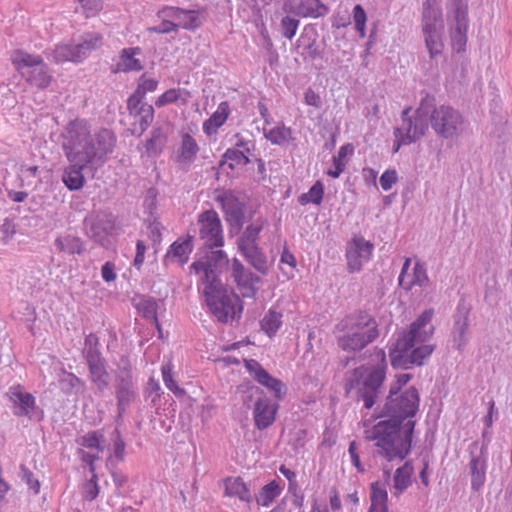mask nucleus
Returning <instances> with one entry per match:
<instances>
[{
    "mask_svg": "<svg viewBox=\"0 0 512 512\" xmlns=\"http://www.w3.org/2000/svg\"><path fill=\"white\" fill-rule=\"evenodd\" d=\"M419 393L409 387L393 400L384 403L382 414L389 419L376 423L366 431V439L375 441V455L388 462L403 461L411 452L416 421L412 420L419 408Z\"/></svg>",
    "mask_w": 512,
    "mask_h": 512,
    "instance_id": "f257e3e1",
    "label": "nucleus"
},
{
    "mask_svg": "<svg viewBox=\"0 0 512 512\" xmlns=\"http://www.w3.org/2000/svg\"><path fill=\"white\" fill-rule=\"evenodd\" d=\"M61 138V147L67 161L87 166L92 177L107 161L116 143L111 130L102 128L92 133L91 126L84 119L70 121L61 133Z\"/></svg>",
    "mask_w": 512,
    "mask_h": 512,
    "instance_id": "f03ea898",
    "label": "nucleus"
},
{
    "mask_svg": "<svg viewBox=\"0 0 512 512\" xmlns=\"http://www.w3.org/2000/svg\"><path fill=\"white\" fill-rule=\"evenodd\" d=\"M433 313L432 309L423 311L408 330L399 333L395 346L389 353L393 368L407 370L413 366H421L433 353L435 345L425 344L434 333V326L431 324Z\"/></svg>",
    "mask_w": 512,
    "mask_h": 512,
    "instance_id": "7ed1b4c3",
    "label": "nucleus"
},
{
    "mask_svg": "<svg viewBox=\"0 0 512 512\" xmlns=\"http://www.w3.org/2000/svg\"><path fill=\"white\" fill-rule=\"evenodd\" d=\"M371 362L362 364L345 374L346 393L356 390L357 399L362 400L366 409H371L384 396V381L387 362L383 349L374 347Z\"/></svg>",
    "mask_w": 512,
    "mask_h": 512,
    "instance_id": "20e7f679",
    "label": "nucleus"
},
{
    "mask_svg": "<svg viewBox=\"0 0 512 512\" xmlns=\"http://www.w3.org/2000/svg\"><path fill=\"white\" fill-rule=\"evenodd\" d=\"M346 332L337 338L338 346L345 352H360L380 335L377 320L365 311H359L346 320Z\"/></svg>",
    "mask_w": 512,
    "mask_h": 512,
    "instance_id": "39448f33",
    "label": "nucleus"
},
{
    "mask_svg": "<svg viewBox=\"0 0 512 512\" xmlns=\"http://www.w3.org/2000/svg\"><path fill=\"white\" fill-rule=\"evenodd\" d=\"M203 294L211 314L220 322L227 323L240 317L242 306L236 310L240 303L239 297L229 291L222 281H213L205 284Z\"/></svg>",
    "mask_w": 512,
    "mask_h": 512,
    "instance_id": "423d86ee",
    "label": "nucleus"
},
{
    "mask_svg": "<svg viewBox=\"0 0 512 512\" xmlns=\"http://www.w3.org/2000/svg\"><path fill=\"white\" fill-rule=\"evenodd\" d=\"M431 104L430 94L426 93L413 115L410 106L401 112V125L394 130V135H402V143H415L426 135Z\"/></svg>",
    "mask_w": 512,
    "mask_h": 512,
    "instance_id": "0eeeda50",
    "label": "nucleus"
},
{
    "mask_svg": "<svg viewBox=\"0 0 512 512\" xmlns=\"http://www.w3.org/2000/svg\"><path fill=\"white\" fill-rule=\"evenodd\" d=\"M444 22L442 10L436 0H426L422 8V31L431 59L442 54Z\"/></svg>",
    "mask_w": 512,
    "mask_h": 512,
    "instance_id": "6e6552de",
    "label": "nucleus"
},
{
    "mask_svg": "<svg viewBox=\"0 0 512 512\" xmlns=\"http://www.w3.org/2000/svg\"><path fill=\"white\" fill-rule=\"evenodd\" d=\"M432 100L429 109V122L435 134L443 139H453L461 135L465 129V122L460 112L448 105H436V98Z\"/></svg>",
    "mask_w": 512,
    "mask_h": 512,
    "instance_id": "1a4fd4ad",
    "label": "nucleus"
},
{
    "mask_svg": "<svg viewBox=\"0 0 512 512\" xmlns=\"http://www.w3.org/2000/svg\"><path fill=\"white\" fill-rule=\"evenodd\" d=\"M114 389L117 400L118 417H122L126 409L137 397V384L133 377L129 358L122 355L114 372Z\"/></svg>",
    "mask_w": 512,
    "mask_h": 512,
    "instance_id": "9d476101",
    "label": "nucleus"
},
{
    "mask_svg": "<svg viewBox=\"0 0 512 512\" xmlns=\"http://www.w3.org/2000/svg\"><path fill=\"white\" fill-rule=\"evenodd\" d=\"M11 61L30 84L38 88H45L50 84L52 77L40 56L16 50L11 54Z\"/></svg>",
    "mask_w": 512,
    "mask_h": 512,
    "instance_id": "9b49d317",
    "label": "nucleus"
},
{
    "mask_svg": "<svg viewBox=\"0 0 512 512\" xmlns=\"http://www.w3.org/2000/svg\"><path fill=\"white\" fill-rule=\"evenodd\" d=\"M446 9L452 46L460 53L464 51L467 42L468 2L467 0H448Z\"/></svg>",
    "mask_w": 512,
    "mask_h": 512,
    "instance_id": "f8f14e48",
    "label": "nucleus"
},
{
    "mask_svg": "<svg viewBox=\"0 0 512 512\" xmlns=\"http://www.w3.org/2000/svg\"><path fill=\"white\" fill-rule=\"evenodd\" d=\"M85 234L95 243L108 247L109 237L115 229V217L113 214L99 211L88 214L83 220Z\"/></svg>",
    "mask_w": 512,
    "mask_h": 512,
    "instance_id": "ddd939ff",
    "label": "nucleus"
},
{
    "mask_svg": "<svg viewBox=\"0 0 512 512\" xmlns=\"http://www.w3.org/2000/svg\"><path fill=\"white\" fill-rule=\"evenodd\" d=\"M472 310L464 297L457 303L453 314V326L451 330L452 348L461 351L469 341L470 313Z\"/></svg>",
    "mask_w": 512,
    "mask_h": 512,
    "instance_id": "4468645a",
    "label": "nucleus"
},
{
    "mask_svg": "<svg viewBox=\"0 0 512 512\" xmlns=\"http://www.w3.org/2000/svg\"><path fill=\"white\" fill-rule=\"evenodd\" d=\"M228 265V258L222 250H211L206 257V261H196L191 265V269L196 274L203 273L201 278L203 284L221 281L219 274Z\"/></svg>",
    "mask_w": 512,
    "mask_h": 512,
    "instance_id": "2eb2a0df",
    "label": "nucleus"
},
{
    "mask_svg": "<svg viewBox=\"0 0 512 512\" xmlns=\"http://www.w3.org/2000/svg\"><path fill=\"white\" fill-rule=\"evenodd\" d=\"M199 234L205 240V245L210 248L223 245V233L220 218L216 211L207 210L202 212L198 218Z\"/></svg>",
    "mask_w": 512,
    "mask_h": 512,
    "instance_id": "dca6fc26",
    "label": "nucleus"
},
{
    "mask_svg": "<svg viewBox=\"0 0 512 512\" xmlns=\"http://www.w3.org/2000/svg\"><path fill=\"white\" fill-rule=\"evenodd\" d=\"M373 248V244L363 237H354L349 241L346 248L348 271L350 273L361 271L363 264L369 261Z\"/></svg>",
    "mask_w": 512,
    "mask_h": 512,
    "instance_id": "f3484780",
    "label": "nucleus"
},
{
    "mask_svg": "<svg viewBox=\"0 0 512 512\" xmlns=\"http://www.w3.org/2000/svg\"><path fill=\"white\" fill-rule=\"evenodd\" d=\"M283 8L302 18H320L329 12V8L320 0H284Z\"/></svg>",
    "mask_w": 512,
    "mask_h": 512,
    "instance_id": "a211bd4d",
    "label": "nucleus"
},
{
    "mask_svg": "<svg viewBox=\"0 0 512 512\" xmlns=\"http://www.w3.org/2000/svg\"><path fill=\"white\" fill-rule=\"evenodd\" d=\"M217 200L225 212L226 220L229 224L240 231L246 222L245 205L232 193H224L218 196Z\"/></svg>",
    "mask_w": 512,
    "mask_h": 512,
    "instance_id": "6ab92c4d",
    "label": "nucleus"
},
{
    "mask_svg": "<svg viewBox=\"0 0 512 512\" xmlns=\"http://www.w3.org/2000/svg\"><path fill=\"white\" fill-rule=\"evenodd\" d=\"M232 277L237 283L243 297H254L261 282V278L247 269L239 260L232 263Z\"/></svg>",
    "mask_w": 512,
    "mask_h": 512,
    "instance_id": "aec40b11",
    "label": "nucleus"
},
{
    "mask_svg": "<svg viewBox=\"0 0 512 512\" xmlns=\"http://www.w3.org/2000/svg\"><path fill=\"white\" fill-rule=\"evenodd\" d=\"M278 403L263 395L254 403L253 419L257 429L265 430L270 427L275 419L278 411Z\"/></svg>",
    "mask_w": 512,
    "mask_h": 512,
    "instance_id": "412c9836",
    "label": "nucleus"
},
{
    "mask_svg": "<svg viewBox=\"0 0 512 512\" xmlns=\"http://www.w3.org/2000/svg\"><path fill=\"white\" fill-rule=\"evenodd\" d=\"M91 382L95 385L97 395L102 396L109 386V373L107 371L106 360L102 355H89L86 359Z\"/></svg>",
    "mask_w": 512,
    "mask_h": 512,
    "instance_id": "4be33fe9",
    "label": "nucleus"
},
{
    "mask_svg": "<svg viewBox=\"0 0 512 512\" xmlns=\"http://www.w3.org/2000/svg\"><path fill=\"white\" fill-rule=\"evenodd\" d=\"M255 211L250 209L246 221H251L246 226L240 237L237 239V246L244 247L245 245H258L259 234L263 230L266 220L263 217L254 218Z\"/></svg>",
    "mask_w": 512,
    "mask_h": 512,
    "instance_id": "5701e85b",
    "label": "nucleus"
},
{
    "mask_svg": "<svg viewBox=\"0 0 512 512\" xmlns=\"http://www.w3.org/2000/svg\"><path fill=\"white\" fill-rule=\"evenodd\" d=\"M85 173L91 174L87 166L69 163L63 171L62 182L70 191L80 190L85 184Z\"/></svg>",
    "mask_w": 512,
    "mask_h": 512,
    "instance_id": "b1692460",
    "label": "nucleus"
},
{
    "mask_svg": "<svg viewBox=\"0 0 512 512\" xmlns=\"http://www.w3.org/2000/svg\"><path fill=\"white\" fill-rule=\"evenodd\" d=\"M10 401L13 402V413L16 416H29L34 408L35 398L32 394L22 392L19 387H11L7 392Z\"/></svg>",
    "mask_w": 512,
    "mask_h": 512,
    "instance_id": "393cba45",
    "label": "nucleus"
},
{
    "mask_svg": "<svg viewBox=\"0 0 512 512\" xmlns=\"http://www.w3.org/2000/svg\"><path fill=\"white\" fill-rule=\"evenodd\" d=\"M485 446L480 448V455H474L471 450V460L469 462L470 475H471V488L474 491H479L485 483L486 479V459L482 456Z\"/></svg>",
    "mask_w": 512,
    "mask_h": 512,
    "instance_id": "a878e982",
    "label": "nucleus"
},
{
    "mask_svg": "<svg viewBox=\"0 0 512 512\" xmlns=\"http://www.w3.org/2000/svg\"><path fill=\"white\" fill-rule=\"evenodd\" d=\"M246 261L259 273L266 275L269 271V261L258 245L238 247Z\"/></svg>",
    "mask_w": 512,
    "mask_h": 512,
    "instance_id": "bb28decb",
    "label": "nucleus"
},
{
    "mask_svg": "<svg viewBox=\"0 0 512 512\" xmlns=\"http://www.w3.org/2000/svg\"><path fill=\"white\" fill-rule=\"evenodd\" d=\"M167 16H170L178 21L176 23L178 27H182L187 30H195L200 26L199 14L194 10H184L181 8L170 7L167 8Z\"/></svg>",
    "mask_w": 512,
    "mask_h": 512,
    "instance_id": "cd10ccee",
    "label": "nucleus"
},
{
    "mask_svg": "<svg viewBox=\"0 0 512 512\" xmlns=\"http://www.w3.org/2000/svg\"><path fill=\"white\" fill-rule=\"evenodd\" d=\"M168 138V128L158 126L151 131V137L146 141V153L149 157H155L162 153Z\"/></svg>",
    "mask_w": 512,
    "mask_h": 512,
    "instance_id": "c85d7f7f",
    "label": "nucleus"
},
{
    "mask_svg": "<svg viewBox=\"0 0 512 512\" xmlns=\"http://www.w3.org/2000/svg\"><path fill=\"white\" fill-rule=\"evenodd\" d=\"M199 152L196 140L188 133L182 136L181 145L177 152L176 161L179 164L190 165Z\"/></svg>",
    "mask_w": 512,
    "mask_h": 512,
    "instance_id": "c756f323",
    "label": "nucleus"
},
{
    "mask_svg": "<svg viewBox=\"0 0 512 512\" xmlns=\"http://www.w3.org/2000/svg\"><path fill=\"white\" fill-rule=\"evenodd\" d=\"M141 52L140 47L124 48L120 52L117 69L123 72L142 70L143 66L140 60L136 58V56L140 55Z\"/></svg>",
    "mask_w": 512,
    "mask_h": 512,
    "instance_id": "7c9ffc66",
    "label": "nucleus"
},
{
    "mask_svg": "<svg viewBox=\"0 0 512 512\" xmlns=\"http://www.w3.org/2000/svg\"><path fill=\"white\" fill-rule=\"evenodd\" d=\"M193 239L191 236H188L185 240L175 241L168 250L166 254V258L178 262L183 265L187 263L189 259V255L193 250Z\"/></svg>",
    "mask_w": 512,
    "mask_h": 512,
    "instance_id": "2f4dec72",
    "label": "nucleus"
},
{
    "mask_svg": "<svg viewBox=\"0 0 512 512\" xmlns=\"http://www.w3.org/2000/svg\"><path fill=\"white\" fill-rule=\"evenodd\" d=\"M54 245L59 252L68 255H80L85 250L84 241L80 237L70 234L57 237Z\"/></svg>",
    "mask_w": 512,
    "mask_h": 512,
    "instance_id": "473e14b6",
    "label": "nucleus"
},
{
    "mask_svg": "<svg viewBox=\"0 0 512 512\" xmlns=\"http://www.w3.org/2000/svg\"><path fill=\"white\" fill-rule=\"evenodd\" d=\"M224 483L226 496L237 497L247 503L252 501L251 491L241 477L227 478Z\"/></svg>",
    "mask_w": 512,
    "mask_h": 512,
    "instance_id": "72a5a7b5",
    "label": "nucleus"
},
{
    "mask_svg": "<svg viewBox=\"0 0 512 512\" xmlns=\"http://www.w3.org/2000/svg\"><path fill=\"white\" fill-rule=\"evenodd\" d=\"M228 115L229 104L228 102L223 101L219 104L217 110L212 114V116L204 122L203 129L205 133H215L225 123Z\"/></svg>",
    "mask_w": 512,
    "mask_h": 512,
    "instance_id": "f704fd0d",
    "label": "nucleus"
},
{
    "mask_svg": "<svg viewBox=\"0 0 512 512\" xmlns=\"http://www.w3.org/2000/svg\"><path fill=\"white\" fill-rule=\"evenodd\" d=\"M53 56L57 62H79L83 60L76 43L57 45L53 51Z\"/></svg>",
    "mask_w": 512,
    "mask_h": 512,
    "instance_id": "c9c22d12",
    "label": "nucleus"
},
{
    "mask_svg": "<svg viewBox=\"0 0 512 512\" xmlns=\"http://www.w3.org/2000/svg\"><path fill=\"white\" fill-rule=\"evenodd\" d=\"M76 44L78 52H80L82 59H84L91 51L96 50L102 45V36L96 32L85 33Z\"/></svg>",
    "mask_w": 512,
    "mask_h": 512,
    "instance_id": "e433bc0d",
    "label": "nucleus"
},
{
    "mask_svg": "<svg viewBox=\"0 0 512 512\" xmlns=\"http://www.w3.org/2000/svg\"><path fill=\"white\" fill-rule=\"evenodd\" d=\"M280 486L276 480H272L264 485L256 495V502L261 506H269L273 500L280 494Z\"/></svg>",
    "mask_w": 512,
    "mask_h": 512,
    "instance_id": "4c0bfd02",
    "label": "nucleus"
},
{
    "mask_svg": "<svg viewBox=\"0 0 512 512\" xmlns=\"http://www.w3.org/2000/svg\"><path fill=\"white\" fill-rule=\"evenodd\" d=\"M261 329L270 337L275 335L282 324V314L270 309L261 320Z\"/></svg>",
    "mask_w": 512,
    "mask_h": 512,
    "instance_id": "58836bf2",
    "label": "nucleus"
},
{
    "mask_svg": "<svg viewBox=\"0 0 512 512\" xmlns=\"http://www.w3.org/2000/svg\"><path fill=\"white\" fill-rule=\"evenodd\" d=\"M137 308L142 316L146 319H151L155 323L157 329L160 331V325L157 318V301L151 297L142 298L137 304Z\"/></svg>",
    "mask_w": 512,
    "mask_h": 512,
    "instance_id": "ea45409f",
    "label": "nucleus"
},
{
    "mask_svg": "<svg viewBox=\"0 0 512 512\" xmlns=\"http://www.w3.org/2000/svg\"><path fill=\"white\" fill-rule=\"evenodd\" d=\"M370 499L372 504L369 508V512H375L376 505H382L383 512H387V491L383 484L379 482H374L371 484Z\"/></svg>",
    "mask_w": 512,
    "mask_h": 512,
    "instance_id": "a19ab883",
    "label": "nucleus"
},
{
    "mask_svg": "<svg viewBox=\"0 0 512 512\" xmlns=\"http://www.w3.org/2000/svg\"><path fill=\"white\" fill-rule=\"evenodd\" d=\"M257 382L272 391L276 399H281L286 393V388L283 382L272 377L268 372L262 373Z\"/></svg>",
    "mask_w": 512,
    "mask_h": 512,
    "instance_id": "79ce46f5",
    "label": "nucleus"
},
{
    "mask_svg": "<svg viewBox=\"0 0 512 512\" xmlns=\"http://www.w3.org/2000/svg\"><path fill=\"white\" fill-rule=\"evenodd\" d=\"M78 444L89 449H97L98 452H103L104 434L100 430L89 432L78 440Z\"/></svg>",
    "mask_w": 512,
    "mask_h": 512,
    "instance_id": "37998d69",
    "label": "nucleus"
},
{
    "mask_svg": "<svg viewBox=\"0 0 512 512\" xmlns=\"http://www.w3.org/2000/svg\"><path fill=\"white\" fill-rule=\"evenodd\" d=\"M323 196L324 185L321 181H316L307 193H303L299 196L298 201L301 205H306L308 203L319 205L323 200Z\"/></svg>",
    "mask_w": 512,
    "mask_h": 512,
    "instance_id": "c03bdc74",
    "label": "nucleus"
},
{
    "mask_svg": "<svg viewBox=\"0 0 512 512\" xmlns=\"http://www.w3.org/2000/svg\"><path fill=\"white\" fill-rule=\"evenodd\" d=\"M225 161H230L229 168L235 169V165H247L251 162L248 155L244 151H240L236 148H229L223 154V160L220 162V166H223Z\"/></svg>",
    "mask_w": 512,
    "mask_h": 512,
    "instance_id": "a18cd8bd",
    "label": "nucleus"
},
{
    "mask_svg": "<svg viewBox=\"0 0 512 512\" xmlns=\"http://www.w3.org/2000/svg\"><path fill=\"white\" fill-rule=\"evenodd\" d=\"M411 471L412 466L408 461L402 467L396 469L394 474V487L399 492H402L409 486Z\"/></svg>",
    "mask_w": 512,
    "mask_h": 512,
    "instance_id": "49530a36",
    "label": "nucleus"
},
{
    "mask_svg": "<svg viewBox=\"0 0 512 512\" xmlns=\"http://www.w3.org/2000/svg\"><path fill=\"white\" fill-rule=\"evenodd\" d=\"M265 138L269 140L272 144L275 145H283L285 144L290 135H291V129L282 126H277L269 130L268 132H265Z\"/></svg>",
    "mask_w": 512,
    "mask_h": 512,
    "instance_id": "de8ad7c7",
    "label": "nucleus"
},
{
    "mask_svg": "<svg viewBox=\"0 0 512 512\" xmlns=\"http://www.w3.org/2000/svg\"><path fill=\"white\" fill-rule=\"evenodd\" d=\"M428 281L429 279L425 268L421 264L416 263L413 269L412 279L410 281H405L404 286L401 287L406 290H410L415 285L420 287L425 286Z\"/></svg>",
    "mask_w": 512,
    "mask_h": 512,
    "instance_id": "09e8293b",
    "label": "nucleus"
},
{
    "mask_svg": "<svg viewBox=\"0 0 512 512\" xmlns=\"http://www.w3.org/2000/svg\"><path fill=\"white\" fill-rule=\"evenodd\" d=\"M348 149H350V151L353 150L350 145H345V146L340 147V149L338 150L337 155L333 157V164H334L335 169L334 170H329L327 172V174L330 177L338 178L340 176V174L344 171L345 163H344L343 160H344V158L347 155Z\"/></svg>",
    "mask_w": 512,
    "mask_h": 512,
    "instance_id": "8fccbe9b",
    "label": "nucleus"
},
{
    "mask_svg": "<svg viewBox=\"0 0 512 512\" xmlns=\"http://www.w3.org/2000/svg\"><path fill=\"white\" fill-rule=\"evenodd\" d=\"M162 377L166 387L172 391L176 396H183L185 394V390L180 388L172 375V367L170 363L164 364L162 366Z\"/></svg>",
    "mask_w": 512,
    "mask_h": 512,
    "instance_id": "3c124183",
    "label": "nucleus"
},
{
    "mask_svg": "<svg viewBox=\"0 0 512 512\" xmlns=\"http://www.w3.org/2000/svg\"><path fill=\"white\" fill-rule=\"evenodd\" d=\"M300 24V21L296 18H292L290 16H284L282 19H281V30H282V35L291 40L295 34H296V31L298 29V26Z\"/></svg>",
    "mask_w": 512,
    "mask_h": 512,
    "instance_id": "603ef678",
    "label": "nucleus"
},
{
    "mask_svg": "<svg viewBox=\"0 0 512 512\" xmlns=\"http://www.w3.org/2000/svg\"><path fill=\"white\" fill-rule=\"evenodd\" d=\"M180 99L182 104L186 103L187 101V98H181V93L178 90L169 89L157 98L155 105L157 107H162L170 103H175Z\"/></svg>",
    "mask_w": 512,
    "mask_h": 512,
    "instance_id": "864d4df0",
    "label": "nucleus"
},
{
    "mask_svg": "<svg viewBox=\"0 0 512 512\" xmlns=\"http://www.w3.org/2000/svg\"><path fill=\"white\" fill-rule=\"evenodd\" d=\"M143 99L144 97L137 94L136 91H134V93L128 98L127 108L131 115L143 113V110L146 106H151L150 104L144 102Z\"/></svg>",
    "mask_w": 512,
    "mask_h": 512,
    "instance_id": "5fc2aeb1",
    "label": "nucleus"
},
{
    "mask_svg": "<svg viewBox=\"0 0 512 512\" xmlns=\"http://www.w3.org/2000/svg\"><path fill=\"white\" fill-rule=\"evenodd\" d=\"M113 442V453L119 461H124L125 458V442L121 437L119 429L115 428L111 434Z\"/></svg>",
    "mask_w": 512,
    "mask_h": 512,
    "instance_id": "6e6d98bb",
    "label": "nucleus"
},
{
    "mask_svg": "<svg viewBox=\"0 0 512 512\" xmlns=\"http://www.w3.org/2000/svg\"><path fill=\"white\" fill-rule=\"evenodd\" d=\"M353 19L355 23V29L360 33L361 37H365V26H366V12L360 4H357L353 8Z\"/></svg>",
    "mask_w": 512,
    "mask_h": 512,
    "instance_id": "4d7b16f0",
    "label": "nucleus"
},
{
    "mask_svg": "<svg viewBox=\"0 0 512 512\" xmlns=\"http://www.w3.org/2000/svg\"><path fill=\"white\" fill-rule=\"evenodd\" d=\"M314 36H309L308 33L303 34L300 38V40H307V44L305 48L308 51L309 56L312 59H322L323 58V50H320L318 46L316 45V31L313 30Z\"/></svg>",
    "mask_w": 512,
    "mask_h": 512,
    "instance_id": "13d9d810",
    "label": "nucleus"
},
{
    "mask_svg": "<svg viewBox=\"0 0 512 512\" xmlns=\"http://www.w3.org/2000/svg\"><path fill=\"white\" fill-rule=\"evenodd\" d=\"M158 81L154 78H147L145 74H143L138 81V86L136 88V92L139 95L145 97L146 93L154 92L157 89Z\"/></svg>",
    "mask_w": 512,
    "mask_h": 512,
    "instance_id": "bf43d9fd",
    "label": "nucleus"
},
{
    "mask_svg": "<svg viewBox=\"0 0 512 512\" xmlns=\"http://www.w3.org/2000/svg\"><path fill=\"white\" fill-rule=\"evenodd\" d=\"M81 11L86 17L96 15L102 8L101 0H78Z\"/></svg>",
    "mask_w": 512,
    "mask_h": 512,
    "instance_id": "052dcab7",
    "label": "nucleus"
},
{
    "mask_svg": "<svg viewBox=\"0 0 512 512\" xmlns=\"http://www.w3.org/2000/svg\"><path fill=\"white\" fill-rule=\"evenodd\" d=\"M99 494L97 475H92L83 488V497L85 500L93 501Z\"/></svg>",
    "mask_w": 512,
    "mask_h": 512,
    "instance_id": "680f3d73",
    "label": "nucleus"
},
{
    "mask_svg": "<svg viewBox=\"0 0 512 512\" xmlns=\"http://www.w3.org/2000/svg\"><path fill=\"white\" fill-rule=\"evenodd\" d=\"M136 116L140 117V120H139V127H140L139 136H141L147 130V128L151 125V123L153 122V119H154V108H153V106H146L144 108V110H143V113H139Z\"/></svg>",
    "mask_w": 512,
    "mask_h": 512,
    "instance_id": "e2e57ef3",
    "label": "nucleus"
},
{
    "mask_svg": "<svg viewBox=\"0 0 512 512\" xmlns=\"http://www.w3.org/2000/svg\"><path fill=\"white\" fill-rule=\"evenodd\" d=\"M20 476L23 481L28 485V487L37 494L40 490V482L37 478H34L33 473L27 469L24 465L20 466Z\"/></svg>",
    "mask_w": 512,
    "mask_h": 512,
    "instance_id": "0e129e2a",
    "label": "nucleus"
},
{
    "mask_svg": "<svg viewBox=\"0 0 512 512\" xmlns=\"http://www.w3.org/2000/svg\"><path fill=\"white\" fill-rule=\"evenodd\" d=\"M16 104V98L8 85H0V105L5 108H12Z\"/></svg>",
    "mask_w": 512,
    "mask_h": 512,
    "instance_id": "69168bd1",
    "label": "nucleus"
},
{
    "mask_svg": "<svg viewBox=\"0 0 512 512\" xmlns=\"http://www.w3.org/2000/svg\"><path fill=\"white\" fill-rule=\"evenodd\" d=\"M98 344H99L98 337L93 333H90L85 338V347H84L85 359H89V355H91V353H93V355L94 354L101 355L100 351L97 348Z\"/></svg>",
    "mask_w": 512,
    "mask_h": 512,
    "instance_id": "338daca9",
    "label": "nucleus"
},
{
    "mask_svg": "<svg viewBox=\"0 0 512 512\" xmlns=\"http://www.w3.org/2000/svg\"><path fill=\"white\" fill-rule=\"evenodd\" d=\"M398 181L397 172L395 170H386L379 179L381 188L388 191L392 188L393 184Z\"/></svg>",
    "mask_w": 512,
    "mask_h": 512,
    "instance_id": "774afa93",
    "label": "nucleus"
}]
</instances>
